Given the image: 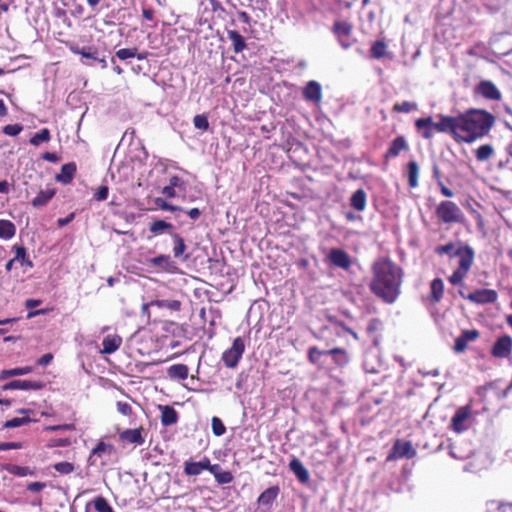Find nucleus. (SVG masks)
<instances>
[{
    "label": "nucleus",
    "mask_w": 512,
    "mask_h": 512,
    "mask_svg": "<svg viewBox=\"0 0 512 512\" xmlns=\"http://www.w3.org/2000/svg\"><path fill=\"white\" fill-rule=\"evenodd\" d=\"M371 291L384 302L392 304L400 294L403 270L389 258H379L372 266Z\"/></svg>",
    "instance_id": "obj_1"
},
{
    "label": "nucleus",
    "mask_w": 512,
    "mask_h": 512,
    "mask_svg": "<svg viewBox=\"0 0 512 512\" xmlns=\"http://www.w3.org/2000/svg\"><path fill=\"white\" fill-rule=\"evenodd\" d=\"M494 116L484 110L471 109L459 115V141L472 143L487 135L494 125Z\"/></svg>",
    "instance_id": "obj_2"
},
{
    "label": "nucleus",
    "mask_w": 512,
    "mask_h": 512,
    "mask_svg": "<svg viewBox=\"0 0 512 512\" xmlns=\"http://www.w3.org/2000/svg\"><path fill=\"white\" fill-rule=\"evenodd\" d=\"M436 253L438 255H447L451 261H456L457 268L448 280L454 286L461 285L473 264V249L461 243H448L437 247Z\"/></svg>",
    "instance_id": "obj_3"
},
{
    "label": "nucleus",
    "mask_w": 512,
    "mask_h": 512,
    "mask_svg": "<svg viewBox=\"0 0 512 512\" xmlns=\"http://www.w3.org/2000/svg\"><path fill=\"white\" fill-rule=\"evenodd\" d=\"M436 215L444 224L462 223L464 220V214L460 207L450 200L439 203L436 208Z\"/></svg>",
    "instance_id": "obj_4"
},
{
    "label": "nucleus",
    "mask_w": 512,
    "mask_h": 512,
    "mask_svg": "<svg viewBox=\"0 0 512 512\" xmlns=\"http://www.w3.org/2000/svg\"><path fill=\"white\" fill-rule=\"evenodd\" d=\"M473 422V409L470 404L459 407L451 418L449 429L457 434L467 431Z\"/></svg>",
    "instance_id": "obj_5"
},
{
    "label": "nucleus",
    "mask_w": 512,
    "mask_h": 512,
    "mask_svg": "<svg viewBox=\"0 0 512 512\" xmlns=\"http://www.w3.org/2000/svg\"><path fill=\"white\" fill-rule=\"evenodd\" d=\"M438 121L434 122L436 131L439 133H450L454 139L459 141V116L437 115Z\"/></svg>",
    "instance_id": "obj_6"
},
{
    "label": "nucleus",
    "mask_w": 512,
    "mask_h": 512,
    "mask_svg": "<svg viewBox=\"0 0 512 512\" xmlns=\"http://www.w3.org/2000/svg\"><path fill=\"white\" fill-rule=\"evenodd\" d=\"M325 260L332 266L342 270H349L352 266V257L341 248L330 249L325 257Z\"/></svg>",
    "instance_id": "obj_7"
},
{
    "label": "nucleus",
    "mask_w": 512,
    "mask_h": 512,
    "mask_svg": "<svg viewBox=\"0 0 512 512\" xmlns=\"http://www.w3.org/2000/svg\"><path fill=\"white\" fill-rule=\"evenodd\" d=\"M416 456V450L413 448L410 441H403L397 439L391 451L389 452L386 461H394L401 458L411 459Z\"/></svg>",
    "instance_id": "obj_8"
},
{
    "label": "nucleus",
    "mask_w": 512,
    "mask_h": 512,
    "mask_svg": "<svg viewBox=\"0 0 512 512\" xmlns=\"http://www.w3.org/2000/svg\"><path fill=\"white\" fill-rule=\"evenodd\" d=\"M460 295L463 298L468 299L470 302L482 305L493 303L497 300V292L492 289H478L468 295L460 292Z\"/></svg>",
    "instance_id": "obj_9"
},
{
    "label": "nucleus",
    "mask_w": 512,
    "mask_h": 512,
    "mask_svg": "<svg viewBox=\"0 0 512 512\" xmlns=\"http://www.w3.org/2000/svg\"><path fill=\"white\" fill-rule=\"evenodd\" d=\"M45 387V383L42 381L34 380H12L2 386L4 391L7 390H42Z\"/></svg>",
    "instance_id": "obj_10"
},
{
    "label": "nucleus",
    "mask_w": 512,
    "mask_h": 512,
    "mask_svg": "<svg viewBox=\"0 0 512 512\" xmlns=\"http://www.w3.org/2000/svg\"><path fill=\"white\" fill-rule=\"evenodd\" d=\"M211 466H212V464H211L210 459L205 456L199 462L186 461L184 463V473L187 476H198L204 470H207L210 472Z\"/></svg>",
    "instance_id": "obj_11"
},
{
    "label": "nucleus",
    "mask_w": 512,
    "mask_h": 512,
    "mask_svg": "<svg viewBox=\"0 0 512 512\" xmlns=\"http://www.w3.org/2000/svg\"><path fill=\"white\" fill-rule=\"evenodd\" d=\"M302 94L306 101L319 104L322 100L321 84L315 80L309 81L303 88Z\"/></svg>",
    "instance_id": "obj_12"
},
{
    "label": "nucleus",
    "mask_w": 512,
    "mask_h": 512,
    "mask_svg": "<svg viewBox=\"0 0 512 512\" xmlns=\"http://www.w3.org/2000/svg\"><path fill=\"white\" fill-rule=\"evenodd\" d=\"M434 126L435 124L431 116L426 118H419L415 121V127L417 131L424 139L427 140L432 139L435 132H437Z\"/></svg>",
    "instance_id": "obj_13"
},
{
    "label": "nucleus",
    "mask_w": 512,
    "mask_h": 512,
    "mask_svg": "<svg viewBox=\"0 0 512 512\" xmlns=\"http://www.w3.org/2000/svg\"><path fill=\"white\" fill-rule=\"evenodd\" d=\"M144 428L142 426L135 429H126L119 434V438L123 442L135 445H142L145 442L143 437Z\"/></svg>",
    "instance_id": "obj_14"
},
{
    "label": "nucleus",
    "mask_w": 512,
    "mask_h": 512,
    "mask_svg": "<svg viewBox=\"0 0 512 512\" xmlns=\"http://www.w3.org/2000/svg\"><path fill=\"white\" fill-rule=\"evenodd\" d=\"M478 92L486 99L499 100L501 93L491 81H482L478 86Z\"/></svg>",
    "instance_id": "obj_15"
},
{
    "label": "nucleus",
    "mask_w": 512,
    "mask_h": 512,
    "mask_svg": "<svg viewBox=\"0 0 512 512\" xmlns=\"http://www.w3.org/2000/svg\"><path fill=\"white\" fill-rule=\"evenodd\" d=\"M382 354H365L364 369L369 373H379L382 369Z\"/></svg>",
    "instance_id": "obj_16"
},
{
    "label": "nucleus",
    "mask_w": 512,
    "mask_h": 512,
    "mask_svg": "<svg viewBox=\"0 0 512 512\" xmlns=\"http://www.w3.org/2000/svg\"><path fill=\"white\" fill-rule=\"evenodd\" d=\"M161 424L163 426H171L178 422L179 416L177 411L169 405H160Z\"/></svg>",
    "instance_id": "obj_17"
},
{
    "label": "nucleus",
    "mask_w": 512,
    "mask_h": 512,
    "mask_svg": "<svg viewBox=\"0 0 512 512\" xmlns=\"http://www.w3.org/2000/svg\"><path fill=\"white\" fill-rule=\"evenodd\" d=\"M289 468L300 482L306 483L309 481V472L299 459L293 458L289 463Z\"/></svg>",
    "instance_id": "obj_18"
},
{
    "label": "nucleus",
    "mask_w": 512,
    "mask_h": 512,
    "mask_svg": "<svg viewBox=\"0 0 512 512\" xmlns=\"http://www.w3.org/2000/svg\"><path fill=\"white\" fill-rule=\"evenodd\" d=\"M280 492V488L278 485L271 486L264 490L257 499L259 505H264L270 507L273 502L276 500L278 494Z\"/></svg>",
    "instance_id": "obj_19"
},
{
    "label": "nucleus",
    "mask_w": 512,
    "mask_h": 512,
    "mask_svg": "<svg viewBox=\"0 0 512 512\" xmlns=\"http://www.w3.org/2000/svg\"><path fill=\"white\" fill-rule=\"evenodd\" d=\"M210 473L215 477L218 484H229L234 480V476L230 471H224L219 464H212Z\"/></svg>",
    "instance_id": "obj_20"
},
{
    "label": "nucleus",
    "mask_w": 512,
    "mask_h": 512,
    "mask_svg": "<svg viewBox=\"0 0 512 512\" xmlns=\"http://www.w3.org/2000/svg\"><path fill=\"white\" fill-rule=\"evenodd\" d=\"M35 370V366L33 365H26L23 367H16V368H10V369H3L0 372V380H6L11 377L26 375Z\"/></svg>",
    "instance_id": "obj_21"
},
{
    "label": "nucleus",
    "mask_w": 512,
    "mask_h": 512,
    "mask_svg": "<svg viewBox=\"0 0 512 512\" xmlns=\"http://www.w3.org/2000/svg\"><path fill=\"white\" fill-rule=\"evenodd\" d=\"M479 336L477 330H466L455 341V350L457 352L463 351L468 342L475 341Z\"/></svg>",
    "instance_id": "obj_22"
},
{
    "label": "nucleus",
    "mask_w": 512,
    "mask_h": 512,
    "mask_svg": "<svg viewBox=\"0 0 512 512\" xmlns=\"http://www.w3.org/2000/svg\"><path fill=\"white\" fill-rule=\"evenodd\" d=\"M103 349L99 352H115L122 344V338L117 334H108L104 337Z\"/></svg>",
    "instance_id": "obj_23"
},
{
    "label": "nucleus",
    "mask_w": 512,
    "mask_h": 512,
    "mask_svg": "<svg viewBox=\"0 0 512 512\" xmlns=\"http://www.w3.org/2000/svg\"><path fill=\"white\" fill-rule=\"evenodd\" d=\"M408 149L407 141L403 136L396 137L386 153V157H397L402 151Z\"/></svg>",
    "instance_id": "obj_24"
},
{
    "label": "nucleus",
    "mask_w": 512,
    "mask_h": 512,
    "mask_svg": "<svg viewBox=\"0 0 512 512\" xmlns=\"http://www.w3.org/2000/svg\"><path fill=\"white\" fill-rule=\"evenodd\" d=\"M366 202L367 195L363 189L356 190L350 198V205L359 212L365 210Z\"/></svg>",
    "instance_id": "obj_25"
},
{
    "label": "nucleus",
    "mask_w": 512,
    "mask_h": 512,
    "mask_svg": "<svg viewBox=\"0 0 512 512\" xmlns=\"http://www.w3.org/2000/svg\"><path fill=\"white\" fill-rule=\"evenodd\" d=\"M444 294V283L440 278H435L430 284V300L433 303H438Z\"/></svg>",
    "instance_id": "obj_26"
},
{
    "label": "nucleus",
    "mask_w": 512,
    "mask_h": 512,
    "mask_svg": "<svg viewBox=\"0 0 512 512\" xmlns=\"http://www.w3.org/2000/svg\"><path fill=\"white\" fill-rule=\"evenodd\" d=\"M172 238L174 241V257L186 261L189 258V256L187 254H184L186 250V244L184 242V239L179 234L176 233L172 235Z\"/></svg>",
    "instance_id": "obj_27"
},
{
    "label": "nucleus",
    "mask_w": 512,
    "mask_h": 512,
    "mask_svg": "<svg viewBox=\"0 0 512 512\" xmlns=\"http://www.w3.org/2000/svg\"><path fill=\"white\" fill-rule=\"evenodd\" d=\"M5 470L9 474L18 477L35 476L36 474L35 470L30 468L29 466H20L16 464L6 465Z\"/></svg>",
    "instance_id": "obj_28"
},
{
    "label": "nucleus",
    "mask_w": 512,
    "mask_h": 512,
    "mask_svg": "<svg viewBox=\"0 0 512 512\" xmlns=\"http://www.w3.org/2000/svg\"><path fill=\"white\" fill-rule=\"evenodd\" d=\"M189 369L185 364H175L168 368L167 374L171 379L185 380Z\"/></svg>",
    "instance_id": "obj_29"
},
{
    "label": "nucleus",
    "mask_w": 512,
    "mask_h": 512,
    "mask_svg": "<svg viewBox=\"0 0 512 512\" xmlns=\"http://www.w3.org/2000/svg\"><path fill=\"white\" fill-rule=\"evenodd\" d=\"M54 195V189L41 190L32 200L33 207L39 208L45 206L53 198Z\"/></svg>",
    "instance_id": "obj_30"
},
{
    "label": "nucleus",
    "mask_w": 512,
    "mask_h": 512,
    "mask_svg": "<svg viewBox=\"0 0 512 512\" xmlns=\"http://www.w3.org/2000/svg\"><path fill=\"white\" fill-rule=\"evenodd\" d=\"M16 226L9 220L0 219V239L10 240L15 236Z\"/></svg>",
    "instance_id": "obj_31"
},
{
    "label": "nucleus",
    "mask_w": 512,
    "mask_h": 512,
    "mask_svg": "<svg viewBox=\"0 0 512 512\" xmlns=\"http://www.w3.org/2000/svg\"><path fill=\"white\" fill-rule=\"evenodd\" d=\"M228 38L232 41L233 49L235 53H240L246 48L244 37L235 30H228Z\"/></svg>",
    "instance_id": "obj_32"
},
{
    "label": "nucleus",
    "mask_w": 512,
    "mask_h": 512,
    "mask_svg": "<svg viewBox=\"0 0 512 512\" xmlns=\"http://www.w3.org/2000/svg\"><path fill=\"white\" fill-rule=\"evenodd\" d=\"M407 178L408 183L411 188H416L418 186V177H419V166L416 161H410L407 164Z\"/></svg>",
    "instance_id": "obj_33"
},
{
    "label": "nucleus",
    "mask_w": 512,
    "mask_h": 512,
    "mask_svg": "<svg viewBox=\"0 0 512 512\" xmlns=\"http://www.w3.org/2000/svg\"><path fill=\"white\" fill-rule=\"evenodd\" d=\"M76 172V166L73 163L64 164L61 168V173L57 176V180L67 184L69 183Z\"/></svg>",
    "instance_id": "obj_34"
},
{
    "label": "nucleus",
    "mask_w": 512,
    "mask_h": 512,
    "mask_svg": "<svg viewBox=\"0 0 512 512\" xmlns=\"http://www.w3.org/2000/svg\"><path fill=\"white\" fill-rule=\"evenodd\" d=\"M172 228H173V225L164 220L153 221L149 226V230L153 236L161 235V234L171 230Z\"/></svg>",
    "instance_id": "obj_35"
},
{
    "label": "nucleus",
    "mask_w": 512,
    "mask_h": 512,
    "mask_svg": "<svg viewBox=\"0 0 512 512\" xmlns=\"http://www.w3.org/2000/svg\"><path fill=\"white\" fill-rule=\"evenodd\" d=\"M512 350V338L504 335L495 342L492 352H511Z\"/></svg>",
    "instance_id": "obj_36"
},
{
    "label": "nucleus",
    "mask_w": 512,
    "mask_h": 512,
    "mask_svg": "<svg viewBox=\"0 0 512 512\" xmlns=\"http://www.w3.org/2000/svg\"><path fill=\"white\" fill-rule=\"evenodd\" d=\"M494 155V148L490 144H484L475 151L476 159L480 162L489 160Z\"/></svg>",
    "instance_id": "obj_37"
},
{
    "label": "nucleus",
    "mask_w": 512,
    "mask_h": 512,
    "mask_svg": "<svg viewBox=\"0 0 512 512\" xmlns=\"http://www.w3.org/2000/svg\"><path fill=\"white\" fill-rule=\"evenodd\" d=\"M352 27L345 21H337L333 25V32L337 38L348 37L351 33Z\"/></svg>",
    "instance_id": "obj_38"
},
{
    "label": "nucleus",
    "mask_w": 512,
    "mask_h": 512,
    "mask_svg": "<svg viewBox=\"0 0 512 512\" xmlns=\"http://www.w3.org/2000/svg\"><path fill=\"white\" fill-rule=\"evenodd\" d=\"M115 453V447L112 444H107L100 441L92 450V456L102 457L104 454L112 455Z\"/></svg>",
    "instance_id": "obj_39"
},
{
    "label": "nucleus",
    "mask_w": 512,
    "mask_h": 512,
    "mask_svg": "<svg viewBox=\"0 0 512 512\" xmlns=\"http://www.w3.org/2000/svg\"><path fill=\"white\" fill-rule=\"evenodd\" d=\"M151 305H155L158 308H167L171 311H179L181 309V302L178 300H153Z\"/></svg>",
    "instance_id": "obj_40"
},
{
    "label": "nucleus",
    "mask_w": 512,
    "mask_h": 512,
    "mask_svg": "<svg viewBox=\"0 0 512 512\" xmlns=\"http://www.w3.org/2000/svg\"><path fill=\"white\" fill-rule=\"evenodd\" d=\"M50 139L51 135L49 129L43 128L30 139V144L33 146H39L42 143L49 142Z\"/></svg>",
    "instance_id": "obj_41"
},
{
    "label": "nucleus",
    "mask_w": 512,
    "mask_h": 512,
    "mask_svg": "<svg viewBox=\"0 0 512 512\" xmlns=\"http://www.w3.org/2000/svg\"><path fill=\"white\" fill-rule=\"evenodd\" d=\"M15 257L14 260L19 262L22 266L32 267V261L27 257L26 249L23 246H15Z\"/></svg>",
    "instance_id": "obj_42"
},
{
    "label": "nucleus",
    "mask_w": 512,
    "mask_h": 512,
    "mask_svg": "<svg viewBox=\"0 0 512 512\" xmlns=\"http://www.w3.org/2000/svg\"><path fill=\"white\" fill-rule=\"evenodd\" d=\"M94 508L97 512H114L111 505L103 496H97L93 500Z\"/></svg>",
    "instance_id": "obj_43"
},
{
    "label": "nucleus",
    "mask_w": 512,
    "mask_h": 512,
    "mask_svg": "<svg viewBox=\"0 0 512 512\" xmlns=\"http://www.w3.org/2000/svg\"><path fill=\"white\" fill-rule=\"evenodd\" d=\"M30 422H32V419L29 416H26V417H15V418H12L10 420H7L3 424V427L4 428H9V429L10 428H16V427H20V426L29 424Z\"/></svg>",
    "instance_id": "obj_44"
},
{
    "label": "nucleus",
    "mask_w": 512,
    "mask_h": 512,
    "mask_svg": "<svg viewBox=\"0 0 512 512\" xmlns=\"http://www.w3.org/2000/svg\"><path fill=\"white\" fill-rule=\"evenodd\" d=\"M211 427H212V432L215 436L219 437L226 433V427H225L224 423L217 416L212 417Z\"/></svg>",
    "instance_id": "obj_45"
},
{
    "label": "nucleus",
    "mask_w": 512,
    "mask_h": 512,
    "mask_svg": "<svg viewBox=\"0 0 512 512\" xmlns=\"http://www.w3.org/2000/svg\"><path fill=\"white\" fill-rule=\"evenodd\" d=\"M53 468L62 475L71 474L75 470L74 464L67 461L55 463Z\"/></svg>",
    "instance_id": "obj_46"
},
{
    "label": "nucleus",
    "mask_w": 512,
    "mask_h": 512,
    "mask_svg": "<svg viewBox=\"0 0 512 512\" xmlns=\"http://www.w3.org/2000/svg\"><path fill=\"white\" fill-rule=\"evenodd\" d=\"M116 409L123 416L129 417V418L134 416L133 408L128 402L117 401Z\"/></svg>",
    "instance_id": "obj_47"
},
{
    "label": "nucleus",
    "mask_w": 512,
    "mask_h": 512,
    "mask_svg": "<svg viewBox=\"0 0 512 512\" xmlns=\"http://www.w3.org/2000/svg\"><path fill=\"white\" fill-rule=\"evenodd\" d=\"M417 109V104L414 102L404 101L402 103H396L393 107L394 111L400 113H409Z\"/></svg>",
    "instance_id": "obj_48"
},
{
    "label": "nucleus",
    "mask_w": 512,
    "mask_h": 512,
    "mask_svg": "<svg viewBox=\"0 0 512 512\" xmlns=\"http://www.w3.org/2000/svg\"><path fill=\"white\" fill-rule=\"evenodd\" d=\"M242 354H222V359L225 365L229 368H234L240 361Z\"/></svg>",
    "instance_id": "obj_49"
},
{
    "label": "nucleus",
    "mask_w": 512,
    "mask_h": 512,
    "mask_svg": "<svg viewBox=\"0 0 512 512\" xmlns=\"http://www.w3.org/2000/svg\"><path fill=\"white\" fill-rule=\"evenodd\" d=\"M194 126L197 129L206 131L209 128V122L205 115H196L193 119Z\"/></svg>",
    "instance_id": "obj_50"
},
{
    "label": "nucleus",
    "mask_w": 512,
    "mask_h": 512,
    "mask_svg": "<svg viewBox=\"0 0 512 512\" xmlns=\"http://www.w3.org/2000/svg\"><path fill=\"white\" fill-rule=\"evenodd\" d=\"M136 56L135 48H122L116 51V57L120 60H127Z\"/></svg>",
    "instance_id": "obj_51"
},
{
    "label": "nucleus",
    "mask_w": 512,
    "mask_h": 512,
    "mask_svg": "<svg viewBox=\"0 0 512 512\" xmlns=\"http://www.w3.org/2000/svg\"><path fill=\"white\" fill-rule=\"evenodd\" d=\"M386 51V45L381 42L377 41L372 45L371 53L375 58H381L385 54Z\"/></svg>",
    "instance_id": "obj_52"
},
{
    "label": "nucleus",
    "mask_w": 512,
    "mask_h": 512,
    "mask_svg": "<svg viewBox=\"0 0 512 512\" xmlns=\"http://www.w3.org/2000/svg\"><path fill=\"white\" fill-rule=\"evenodd\" d=\"M245 347V339L237 337L234 339L231 348L227 349L225 352H244Z\"/></svg>",
    "instance_id": "obj_53"
},
{
    "label": "nucleus",
    "mask_w": 512,
    "mask_h": 512,
    "mask_svg": "<svg viewBox=\"0 0 512 512\" xmlns=\"http://www.w3.org/2000/svg\"><path fill=\"white\" fill-rule=\"evenodd\" d=\"M155 204L157 205L158 208L162 209V210H165V211H177V210H182V208L178 207V206H175V205H172V204H169L166 200H164L163 198H156L155 199Z\"/></svg>",
    "instance_id": "obj_54"
},
{
    "label": "nucleus",
    "mask_w": 512,
    "mask_h": 512,
    "mask_svg": "<svg viewBox=\"0 0 512 512\" xmlns=\"http://www.w3.org/2000/svg\"><path fill=\"white\" fill-rule=\"evenodd\" d=\"M75 52L80 54V55H82L85 58L93 59V60H99L97 51L92 49V48L77 49Z\"/></svg>",
    "instance_id": "obj_55"
},
{
    "label": "nucleus",
    "mask_w": 512,
    "mask_h": 512,
    "mask_svg": "<svg viewBox=\"0 0 512 512\" xmlns=\"http://www.w3.org/2000/svg\"><path fill=\"white\" fill-rule=\"evenodd\" d=\"M22 129L23 127L19 124H9L3 128V132L9 136H17Z\"/></svg>",
    "instance_id": "obj_56"
},
{
    "label": "nucleus",
    "mask_w": 512,
    "mask_h": 512,
    "mask_svg": "<svg viewBox=\"0 0 512 512\" xmlns=\"http://www.w3.org/2000/svg\"><path fill=\"white\" fill-rule=\"evenodd\" d=\"M170 261V257L168 255H159L150 260V262L158 267H166Z\"/></svg>",
    "instance_id": "obj_57"
},
{
    "label": "nucleus",
    "mask_w": 512,
    "mask_h": 512,
    "mask_svg": "<svg viewBox=\"0 0 512 512\" xmlns=\"http://www.w3.org/2000/svg\"><path fill=\"white\" fill-rule=\"evenodd\" d=\"M109 193V189L107 186H100L96 191L94 197L97 201H104L107 199Z\"/></svg>",
    "instance_id": "obj_58"
},
{
    "label": "nucleus",
    "mask_w": 512,
    "mask_h": 512,
    "mask_svg": "<svg viewBox=\"0 0 512 512\" xmlns=\"http://www.w3.org/2000/svg\"><path fill=\"white\" fill-rule=\"evenodd\" d=\"M169 185L173 187L174 189L179 188L184 190L185 189V182L182 178L179 176H172L169 180Z\"/></svg>",
    "instance_id": "obj_59"
},
{
    "label": "nucleus",
    "mask_w": 512,
    "mask_h": 512,
    "mask_svg": "<svg viewBox=\"0 0 512 512\" xmlns=\"http://www.w3.org/2000/svg\"><path fill=\"white\" fill-rule=\"evenodd\" d=\"M21 447L22 445L19 442H0V451L20 449Z\"/></svg>",
    "instance_id": "obj_60"
},
{
    "label": "nucleus",
    "mask_w": 512,
    "mask_h": 512,
    "mask_svg": "<svg viewBox=\"0 0 512 512\" xmlns=\"http://www.w3.org/2000/svg\"><path fill=\"white\" fill-rule=\"evenodd\" d=\"M45 487L46 483L44 482H31L27 485V489L33 493H38L42 491Z\"/></svg>",
    "instance_id": "obj_61"
},
{
    "label": "nucleus",
    "mask_w": 512,
    "mask_h": 512,
    "mask_svg": "<svg viewBox=\"0 0 512 512\" xmlns=\"http://www.w3.org/2000/svg\"><path fill=\"white\" fill-rule=\"evenodd\" d=\"M52 359H53V354H43V356L35 362L34 366L38 365V366L45 367L51 363Z\"/></svg>",
    "instance_id": "obj_62"
},
{
    "label": "nucleus",
    "mask_w": 512,
    "mask_h": 512,
    "mask_svg": "<svg viewBox=\"0 0 512 512\" xmlns=\"http://www.w3.org/2000/svg\"><path fill=\"white\" fill-rule=\"evenodd\" d=\"M438 185L440 187V191L443 196H445L447 198H451L454 196L453 191L451 189H449L448 187H446L441 180L438 181Z\"/></svg>",
    "instance_id": "obj_63"
},
{
    "label": "nucleus",
    "mask_w": 512,
    "mask_h": 512,
    "mask_svg": "<svg viewBox=\"0 0 512 512\" xmlns=\"http://www.w3.org/2000/svg\"><path fill=\"white\" fill-rule=\"evenodd\" d=\"M75 217V214L74 213H70L67 217L65 218H59L57 220V224L59 227H64L66 225H68Z\"/></svg>",
    "instance_id": "obj_64"
}]
</instances>
